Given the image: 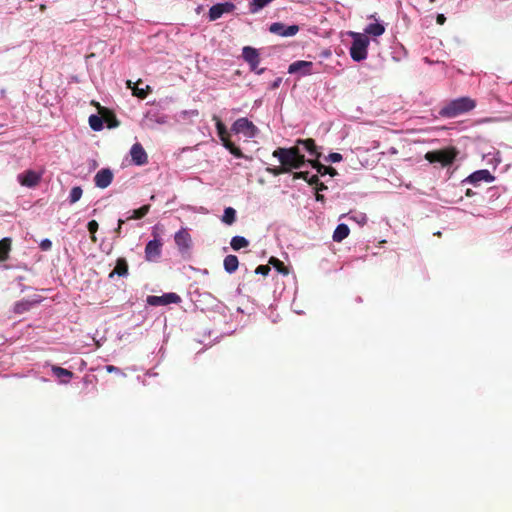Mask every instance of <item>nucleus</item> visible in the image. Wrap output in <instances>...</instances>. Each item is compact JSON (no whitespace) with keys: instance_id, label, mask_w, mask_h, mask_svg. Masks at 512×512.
<instances>
[{"instance_id":"nucleus-6","label":"nucleus","mask_w":512,"mask_h":512,"mask_svg":"<svg viewBox=\"0 0 512 512\" xmlns=\"http://www.w3.org/2000/svg\"><path fill=\"white\" fill-rule=\"evenodd\" d=\"M231 131L235 134H242L247 138H254L259 133L258 128L248 118L242 117L237 119L231 127Z\"/></svg>"},{"instance_id":"nucleus-9","label":"nucleus","mask_w":512,"mask_h":512,"mask_svg":"<svg viewBox=\"0 0 512 512\" xmlns=\"http://www.w3.org/2000/svg\"><path fill=\"white\" fill-rule=\"evenodd\" d=\"M130 156L133 164L136 166H143L148 163V155L142 144L139 142L132 145L130 149Z\"/></svg>"},{"instance_id":"nucleus-49","label":"nucleus","mask_w":512,"mask_h":512,"mask_svg":"<svg viewBox=\"0 0 512 512\" xmlns=\"http://www.w3.org/2000/svg\"><path fill=\"white\" fill-rule=\"evenodd\" d=\"M91 240H92V242H94V243H95V242H97V238H96V235H95V234H94V235H92V234H91Z\"/></svg>"},{"instance_id":"nucleus-12","label":"nucleus","mask_w":512,"mask_h":512,"mask_svg":"<svg viewBox=\"0 0 512 512\" xmlns=\"http://www.w3.org/2000/svg\"><path fill=\"white\" fill-rule=\"evenodd\" d=\"M269 31L273 34L282 36V37H289L294 36L299 31V26L297 25H290L286 26L285 24L281 22H275L270 25Z\"/></svg>"},{"instance_id":"nucleus-3","label":"nucleus","mask_w":512,"mask_h":512,"mask_svg":"<svg viewBox=\"0 0 512 512\" xmlns=\"http://www.w3.org/2000/svg\"><path fill=\"white\" fill-rule=\"evenodd\" d=\"M213 119L216 122L215 126L217 129V134L222 142V145L236 158H244V154L242 153L241 149L230 140V134L224 123L217 116H214Z\"/></svg>"},{"instance_id":"nucleus-2","label":"nucleus","mask_w":512,"mask_h":512,"mask_svg":"<svg viewBox=\"0 0 512 512\" xmlns=\"http://www.w3.org/2000/svg\"><path fill=\"white\" fill-rule=\"evenodd\" d=\"M476 103L469 97H460L445 104L440 110L439 115L445 118H454L474 109Z\"/></svg>"},{"instance_id":"nucleus-39","label":"nucleus","mask_w":512,"mask_h":512,"mask_svg":"<svg viewBox=\"0 0 512 512\" xmlns=\"http://www.w3.org/2000/svg\"><path fill=\"white\" fill-rule=\"evenodd\" d=\"M39 247L42 251H49L52 248V242L49 239H44L40 242Z\"/></svg>"},{"instance_id":"nucleus-28","label":"nucleus","mask_w":512,"mask_h":512,"mask_svg":"<svg viewBox=\"0 0 512 512\" xmlns=\"http://www.w3.org/2000/svg\"><path fill=\"white\" fill-rule=\"evenodd\" d=\"M230 245L232 249L234 250H240L242 248H245L249 245L248 240L245 237L242 236H234L231 239Z\"/></svg>"},{"instance_id":"nucleus-46","label":"nucleus","mask_w":512,"mask_h":512,"mask_svg":"<svg viewBox=\"0 0 512 512\" xmlns=\"http://www.w3.org/2000/svg\"><path fill=\"white\" fill-rule=\"evenodd\" d=\"M315 199H316V201H319V202L325 201L324 195L320 194L319 192H316Z\"/></svg>"},{"instance_id":"nucleus-18","label":"nucleus","mask_w":512,"mask_h":512,"mask_svg":"<svg viewBox=\"0 0 512 512\" xmlns=\"http://www.w3.org/2000/svg\"><path fill=\"white\" fill-rule=\"evenodd\" d=\"M312 66L313 63L309 61H295L292 64H290L288 68V72L290 74L296 73L298 71H302L303 75H310L312 74Z\"/></svg>"},{"instance_id":"nucleus-10","label":"nucleus","mask_w":512,"mask_h":512,"mask_svg":"<svg viewBox=\"0 0 512 512\" xmlns=\"http://www.w3.org/2000/svg\"><path fill=\"white\" fill-rule=\"evenodd\" d=\"M17 179L22 186L33 188L40 183L41 174L34 170H26L19 174Z\"/></svg>"},{"instance_id":"nucleus-21","label":"nucleus","mask_w":512,"mask_h":512,"mask_svg":"<svg viewBox=\"0 0 512 512\" xmlns=\"http://www.w3.org/2000/svg\"><path fill=\"white\" fill-rule=\"evenodd\" d=\"M52 372L62 383H68L73 377V372L59 366H52Z\"/></svg>"},{"instance_id":"nucleus-43","label":"nucleus","mask_w":512,"mask_h":512,"mask_svg":"<svg viewBox=\"0 0 512 512\" xmlns=\"http://www.w3.org/2000/svg\"><path fill=\"white\" fill-rule=\"evenodd\" d=\"M446 21V17L443 14H438L436 18V22L439 25H443Z\"/></svg>"},{"instance_id":"nucleus-8","label":"nucleus","mask_w":512,"mask_h":512,"mask_svg":"<svg viewBox=\"0 0 512 512\" xmlns=\"http://www.w3.org/2000/svg\"><path fill=\"white\" fill-rule=\"evenodd\" d=\"M181 302V297L173 292L163 294L162 296H148L147 303L151 306H165L168 304H178Z\"/></svg>"},{"instance_id":"nucleus-40","label":"nucleus","mask_w":512,"mask_h":512,"mask_svg":"<svg viewBox=\"0 0 512 512\" xmlns=\"http://www.w3.org/2000/svg\"><path fill=\"white\" fill-rule=\"evenodd\" d=\"M308 176H309V172H307V171H300V172L293 173V179H303V180L307 181Z\"/></svg>"},{"instance_id":"nucleus-32","label":"nucleus","mask_w":512,"mask_h":512,"mask_svg":"<svg viewBox=\"0 0 512 512\" xmlns=\"http://www.w3.org/2000/svg\"><path fill=\"white\" fill-rule=\"evenodd\" d=\"M236 220V211L232 207H227L224 210L222 221L227 225H232Z\"/></svg>"},{"instance_id":"nucleus-36","label":"nucleus","mask_w":512,"mask_h":512,"mask_svg":"<svg viewBox=\"0 0 512 512\" xmlns=\"http://www.w3.org/2000/svg\"><path fill=\"white\" fill-rule=\"evenodd\" d=\"M342 159H343L342 155L340 153H337V152L330 153L326 157V161L332 162V163L340 162V161H342Z\"/></svg>"},{"instance_id":"nucleus-1","label":"nucleus","mask_w":512,"mask_h":512,"mask_svg":"<svg viewBox=\"0 0 512 512\" xmlns=\"http://www.w3.org/2000/svg\"><path fill=\"white\" fill-rule=\"evenodd\" d=\"M272 156L280 162L279 166L266 168V171L273 176L290 173L293 169H300L307 162L297 146L279 147L273 151Z\"/></svg>"},{"instance_id":"nucleus-45","label":"nucleus","mask_w":512,"mask_h":512,"mask_svg":"<svg viewBox=\"0 0 512 512\" xmlns=\"http://www.w3.org/2000/svg\"><path fill=\"white\" fill-rule=\"evenodd\" d=\"M106 371L109 372V373H112V372H120V369L116 366H113V365H107L106 366Z\"/></svg>"},{"instance_id":"nucleus-17","label":"nucleus","mask_w":512,"mask_h":512,"mask_svg":"<svg viewBox=\"0 0 512 512\" xmlns=\"http://www.w3.org/2000/svg\"><path fill=\"white\" fill-rule=\"evenodd\" d=\"M299 145H302L305 150L314 157V159H319L321 157V152L318 151V147L315 143V140L312 138L307 139H297L296 145L299 147Z\"/></svg>"},{"instance_id":"nucleus-44","label":"nucleus","mask_w":512,"mask_h":512,"mask_svg":"<svg viewBox=\"0 0 512 512\" xmlns=\"http://www.w3.org/2000/svg\"><path fill=\"white\" fill-rule=\"evenodd\" d=\"M316 192L327 190V186L323 182H319L315 186Z\"/></svg>"},{"instance_id":"nucleus-19","label":"nucleus","mask_w":512,"mask_h":512,"mask_svg":"<svg viewBox=\"0 0 512 512\" xmlns=\"http://www.w3.org/2000/svg\"><path fill=\"white\" fill-rule=\"evenodd\" d=\"M307 163H309L321 176L329 174L333 177L337 175V171L333 167L321 164L319 159H308Z\"/></svg>"},{"instance_id":"nucleus-27","label":"nucleus","mask_w":512,"mask_h":512,"mask_svg":"<svg viewBox=\"0 0 512 512\" xmlns=\"http://www.w3.org/2000/svg\"><path fill=\"white\" fill-rule=\"evenodd\" d=\"M128 273V264L124 258H119L116 262V266L113 272L110 274L112 277L114 274L119 276H125Z\"/></svg>"},{"instance_id":"nucleus-5","label":"nucleus","mask_w":512,"mask_h":512,"mask_svg":"<svg viewBox=\"0 0 512 512\" xmlns=\"http://www.w3.org/2000/svg\"><path fill=\"white\" fill-rule=\"evenodd\" d=\"M458 152L454 147L429 151L425 154V159L430 163H441L442 166H448L452 164L457 156Z\"/></svg>"},{"instance_id":"nucleus-4","label":"nucleus","mask_w":512,"mask_h":512,"mask_svg":"<svg viewBox=\"0 0 512 512\" xmlns=\"http://www.w3.org/2000/svg\"><path fill=\"white\" fill-rule=\"evenodd\" d=\"M353 42L350 47V56L354 61L360 62L367 58L369 39L360 33H353Z\"/></svg>"},{"instance_id":"nucleus-15","label":"nucleus","mask_w":512,"mask_h":512,"mask_svg":"<svg viewBox=\"0 0 512 512\" xmlns=\"http://www.w3.org/2000/svg\"><path fill=\"white\" fill-rule=\"evenodd\" d=\"M112 180L113 173L109 168L99 170L94 177L95 186L101 189L107 188L112 183Z\"/></svg>"},{"instance_id":"nucleus-41","label":"nucleus","mask_w":512,"mask_h":512,"mask_svg":"<svg viewBox=\"0 0 512 512\" xmlns=\"http://www.w3.org/2000/svg\"><path fill=\"white\" fill-rule=\"evenodd\" d=\"M306 182L311 186H316L320 181L317 175H313L311 177L308 176V180Z\"/></svg>"},{"instance_id":"nucleus-25","label":"nucleus","mask_w":512,"mask_h":512,"mask_svg":"<svg viewBox=\"0 0 512 512\" xmlns=\"http://www.w3.org/2000/svg\"><path fill=\"white\" fill-rule=\"evenodd\" d=\"M385 32V27L381 23H371L365 28V33L374 37L381 36Z\"/></svg>"},{"instance_id":"nucleus-37","label":"nucleus","mask_w":512,"mask_h":512,"mask_svg":"<svg viewBox=\"0 0 512 512\" xmlns=\"http://www.w3.org/2000/svg\"><path fill=\"white\" fill-rule=\"evenodd\" d=\"M270 266L269 265H259L256 270H255V273L256 274H260V275H263V276H267L270 272Z\"/></svg>"},{"instance_id":"nucleus-24","label":"nucleus","mask_w":512,"mask_h":512,"mask_svg":"<svg viewBox=\"0 0 512 512\" xmlns=\"http://www.w3.org/2000/svg\"><path fill=\"white\" fill-rule=\"evenodd\" d=\"M142 83L141 80H139L137 83H136V86L132 87L131 84L132 82L130 80L127 81V85L129 88L132 89V93L134 96H137L138 98L140 99H145L148 95V93L151 91V88L149 85H146L145 88H139L137 86V84H140Z\"/></svg>"},{"instance_id":"nucleus-22","label":"nucleus","mask_w":512,"mask_h":512,"mask_svg":"<svg viewBox=\"0 0 512 512\" xmlns=\"http://www.w3.org/2000/svg\"><path fill=\"white\" fill-rule=\"evenodd\" d=\"M349 233V227L346 224L341 223L334 230L332 238L335 242H341L348 237Z\"/></svg>"},{"instance_id":"nucleus-30","label":"nucleus","mask_w":512,"mask_h":512,"mask_svg":"<svg viewBox=\"0 0 512 512\" xmlns=\"http://www.w3.org/2000/svg\"><path fill=\"white\" fill-rule=\"evenodd\" d=\"M150 211V205H143L138 209L133 210L132 215L127 218V220L131 219H142L145 217Z\"/></svg>"},{"instance_id":"nucleus-23","label":"nucleus","mask_w":512,"mask_h":512,"mask_svg":"<svg viewBox=\"0 0 512 512\" xmlns=\"http://www.w3.org/2000/svg\"><path fill=\"white\" fill-rule=\"evenodd\" d=\"M99 113L103 116V121L107 123L109 128H115L119 125V121L111 111L105 108H100Z\"/></svg>"},{"instance_id":"nucleus-48","label":"nucleus","mask_w":512,"mask_h":512,"mask_svg":"<svg viewBox=\"0 0 512 512\" xmlns=\"http://www.w3.org/2000/svg\"><path fill=\"white\" fill-rule=\"evenodd\" d=\"M474 194H475V193H474L471 189H467V190H466V193H465V195H466L467 197H471V196H473Z\"/></svg>"},{"instance_id":"nucleus-42","label":"nucleus","mask_w":512,"mask_h":512,"mask_svg":"<svg viewBox=\"0 0 512 512\" xmlns=\"http://www.w3.org/2000/svg\"><path fill=\"white\" fill-rule=\"evenodd\" d=\"M125 223V221L123 219H119L118 220V227L115 229V234L117 237H120L121 236V232H122V225Z\"/></svg>"},{"instance_id":"nucleus-35","label":"nucleus","mask_w":512,"mask_h":512,"mask_svg":"<svg viewBox=\"0 0 512 512\" xmlns=\"http://www.w3.org/2000/svg\"><path fill=\"white\" fill-rule=\"evenodd\" d=\"M29 303L28 302H18L14 306V311L18 314H21L29 309Z\"/></svg>"},{"instance_id":"nucleus-47","label":"nucleus","mask_w":512,"mask_h":512,"mask_svg":"<svg viewBox=\"0 0 512 512\" xmlns=\"http://www.w3.org/2000/svg\"><path fill=\"white\" fill-rule=\"evenodd\" d=\"M282 79L281 78H278L276 79L273 83H272V88L273 89H276L279 87L280 83H281Z\"/></svg>"},{"instance_id":"nucleus-11","label":"nucleus","mask_w":512,"mask_h":512,"mask_svg":"<svg viewBox=\"0 0 512 512\" xmlns=\"http://www.w3.org/2000/svg\"><path fill=\"white\" fill-rule=\"evenodd\" d=\"M235 9V5L231 2L217 3L209 9V20L214 21L219 19L225 13H231Z\"/></svg>"},{"instance_id":"nucleus-20","label":"nucleus","mask_w":512,"mask_h":512,"mask_svg":"<svg viewBox=\"0 0 512 512\" xmlns=\"http://www.w3.org/2000/svg\"><path fill=\"white\" fill-rule=\"evenodd\" d=\"M223 266H224V269L226 272H228L230 274L234 273L238 269V266H239V260H238L237 256L232 255V254L227 255L224 258Z\"/></svg>"},{"instance_id":"nucleus-16","label":"nucleus","mask_w":512,"mask_h":512,"mask_svg":"<svg viewBox=\"0 0 512 512\" xmlns=\"http://www.w3.org/2000/svg\"><path fill=\"white\" fill-rule=\"evenodd\" d=\"M495 177L486 169L478 170L468 176L465 181L476 185L477 183L484 181L487 183L493 182Z\"/></svg>"},{"instance_id":"nucleus-13","label":"nucleus","mask_w":512,"mask_h":512,"mask_svg":"<svg viewBox=\"0 0 512 512\" xmlns=\"http://www.w3.org/2000/svg\"><path fill=\"white\" fill-rule=\"evenodd\" d=\"M162 245L160 239L149 241L145 247V259L150 262L156 261L161 256Z\"/></svg>"},{"instance_id":"nucleus-29","label":"nucleus","mask_w":512,"mask_h":512,"mask_svg":"<svg viewBox=\"0 0 512 512\" xmlns=\"http://www.w3.org/2000/svg\"><path fill=\"white\" fill-rule=\"evenodd\" d=\"M272 1L273 0H251L249 4V10L251 13H257Z\"/></svg>"},{"instance_id":"nucleus-38","label":"nucleus","mask_w":512,"mask_h":512,"mask_svg":"<svg viewBox=\"0 0 512 512\" xmlns=\"http://www.w3.org/2000/svg\"><path fill=\"white\" fill-rule=\"evenodd\" d=\"M87 228H88V231L90 232V234H92V235L96 234V232L99 228L98 222L96 220L89 221Z\"/></svg>"},{"instance_id":"nucleus-33","label":"nucleus","mask_w":512,"mask_h":512,"mask_svg":"<svg viewBox=\"0 0 512 512\" xmlns=\"http://www.w3.org/2000/svg\"><path fill=\"white\" fill-rule=\"evenodd\" d=\"M89 125L92 130L100 131L103 128V116L91 115L89 117Z\"/></svg>"},{"instance_id":"nucleus-26","label":"nucleus","mask_w":512,"mask_h":512,"mask_svg":"<svg viewBox=\"0 0 512 512\" xmlns=\"http://www.w3.org/2000/svg\"><path fill=\"white\" fill-rule=\"evenodd\" d=\"M11 239L3 238L0 240V261H5L9 257V252L11 250Z\"/></svg>"},{"instance_id":"nucleus-14","label":"nucleus","mask_w":512,"mask_h":512,"mask_svg":"<svg viewBox=\"0 0 512 512\" xmlns=\"http://www.w3.org/2000/svg\"><path fill=\"white\" fill-rule=\"evenodd\" d=\"M174 240L180 252H187L191 248L192 239L186 228L176 232Z\"/></svg>"},{"instance_id":"nucleus-7","label":"nucleus","mask_w":512,"mask_h":512,"mask_svg":"<svg viewBox=\"0 0 512 512\" xmlns=\"http://www.w3.org/2000/svg\"><path fill=\"white\" fill-rule=\"evenodd\" d=\"M242 57L249 64L251 71L260 75L264 72V68L258 69V65L260 63V56L258 50L251 47L245 46L242 49Z\"/></svg>"},{"instance_id":"nucleus-34","label":"nucleus","mask_w":512,"mask_h":512,"mask_svg":"<svg viewBox=\"0 0 512 512\" xmlns=\"http://www.w3.org/2000/svg\"><path fill=\"white\" fill-rule=\"evenodd\" d=\"M82 188L80 186H75L71 189L70 191V195H69V202L71 204H74L76 203L77 201L80 200V198L82 197Z\"/></svg>"},{"instance_id":"nucleus-31","label":"nucleus","mask_w":512,"mask_h":512,"mask_svg":"<svg viewBox=\"0 0 512 512\" xmlns=\"http://www.w3.org/2000/svg\"><path fill=\"white\" fill-rule=\"evenodd\" d=\"M269 264L272 265L280 274L287 275L289 273L287 266H285V264L276 257H271L269 259Z\"/></svg>"}]
</instances>
